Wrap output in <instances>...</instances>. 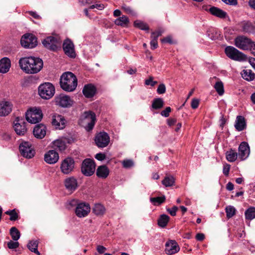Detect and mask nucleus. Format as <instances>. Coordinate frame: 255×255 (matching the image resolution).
<instances>
[{
    "label": "nucleus",
    "mask_w": 255,
    "mask_h": 255,
    "mask_svg": "<svg viewBox=\"0 0 255 255\" xmlns=\"http://www.w3.org/2000/svg\"><path fill=\"white\" fill-rule=\"evenodd\" d=\"M18 63L20 68L27 74L37 73L43 66L41 59L32 56L21 58Z\"/></svg>",
    "instance_id": "f257e3e1"
},
{
    "label": "nucleus",
    "mask_w": 255,
    "mask_h": 255,
    "mask_svg": "<svg viewBox=\"0 0 255 255\" xmlns=\"http://www.w3.org/2000/svg\"><path fill=\"white\" fill-rule=\"evenodd\" d=\"M61 88L66 92L74 91L77 86L76 76L71 72L64 73L60 77Z\"/></svg>",
    "instance_id": "f03ea898"
},
{
    "label": "nucleus",
    "mask_w": 255,
    "mask_h": 255,
    "mask_svg": "<svg viewBox=\"0 0 255 255\" xmlns=\"http://www.w3.org/2000/svg\"><path fill=\"white\" fill-rule=\"evenodd\" d=\"M96 115L91 111L85 112L81 117V123L88 131L92 130L95 124Z\"/></svg>",
    "instance_id": "7ed1b4c3"
},
{
    "label": "nucleus",
    "mask_w": 255,
    "mask_h": 255,
    "mask_svg": "<svg viewBox=\"0 0 255 255\" xmlns=\"http://www.w3.org/2000/svg\"><path fill=\"white\" fill-rule=\"evenodd\" d=\"M55 93V87L50 83H44L38 87V94L43 99L51 98Z\"/></svg>",
    "instance_id": "20e7f679"
},
{
    "label": "nucleus",
    "mask_w": 255,
    "mask_h": 255,
    "mask_svg": "<svg viewBox=\"0 0 255 255\" xmlns=\"http://www.w3.org/2000/svg\"><path fill=\"white\" fill-rule=\"evenodd\" d=\"M25 117L27 122L31 124H36L41 120L43 114L40 108L33 107L27 111Z\"/></svg>",
    "instance_id": "39448f33"
},
{
    "label": "nucleus",
    "mask_w": 255,
    "mask_h": 255,
    "mask_svg": "<svg viewBox=\"0 0 255 255\" xmlns=\"http://www.w3.org/2000/svg\"><path fill=\"white\" fill-rule=\"evenodd\" d=\"M235 45L240 49L243 50H250L251 51L255 43L252 40L244 36H239L235 39Z\"/></svg>",
    "instance_id": "423d86ee"
},
{
    "label": "nucleus",
    "mask_w": 255,
    "mask_h": 255,
    "mask_svg": "<svg viewBox=\"0 0 255 255\" xmlns=\"http://www.w3.org/2000/svg\"><path fill=\"white\" fill-rule=\"evenodd\" d=\"M42 44L47 49L55 51L61 48V41L55 37L50 36L43 39Z\"/></svg>",
    "instance_id": "0eeeda50"
},
{
    "label": "nucleus",
    "mask_w": 255,
    "mask_h": 255,
    "mask_svg": "<svg viewBox=\"0 0 255 255\" xmlns=\"http://www.w3.org/2000/svg\"><path fill=\"white\" fill-rule=\"evenodd\" d=\"M226 55L230 59L236 61H244L246 59V55L235 47L227 46L225 49Z\"/></svg>",
    "instance_id": "6e6552de"
},
{
    "label": "nucleus",
    "mask_w": 255,
    "mask_h": 255,
    "mask_svg": "<svg viewBox=\"0 0 255 255\" xmlns=\"http://www.w3.org/2000/svg\"><path fill=\"white\" fill-rule=\"evenodd\" d=\"M96 165L93 160L87 158L82 162L81 172L85 176L92 175L95 171Z\"/></svg>",
    "instance_id": "1a4fd4ad"
},
{
    "label": "nucleus",
    "mask_w": 255,
    "mask_h": 255,
    "mask_svg": "<svg viewBox=\"0 0 255 255\" xmlns=\"http://www.w3.org/2000/svg\"><path fill=\"white\" fill-rule=\"evenodd\" d=\"M20 42L22 46L32 48L37 45V38L32 34L26 33L22 36Z\"/></svg>",
    "instance_id": "9d476101"
},
{
    "label": "nucleus",
    "mask_w": 255,
    "mask_h": 255,
    "mask_svg": "<svg viewBox=\"0 0 255 255\" xmlns=\"http://www.w3.org/2000/svg\"><path fill=\"white\" fill-rule=\"evenodd\" d=\"M19 151L21 154L27 158H31L35 154V150L29 142H22L19 145Z\"/></svg>",
    "instance_id": "9b49d317"
},
{
    "label": "nucleus",
    "mask_w": 255,
    "mask_h": 255,
    "mask_svg": "<svg viewBox=\"0 0 255 255\" xmlns=\"http://www.w3.org/2000/svg\"><path fill=\"white\" fill-rule=\"evenodd\" d=\"M74 167V159L71 157H67L61 162L60 169L63 174H68L73 170Z\"/></svg>",
    "instance_id": "f8f14e48"
},
{
    "label": "nucleus",
    "mask_w": 255,
    "mask_h": 255,
    "mask_svg": "<svg viewBox=\"0 0 255 255\" xmlns=\"http://www.w3.org/2000/svg\"><path fill=\"white\" fill-rule=\"evenodd\" d=\"M13 124L14 130L18 135H24L26 133L27 131L26 123L22 118L16 117Z\"/></svg>",
    "instance_id": "ddd939ff"
},
{
    "label": "nucleus",
    "mask_w": 255,
    "mask_h": 255,
    "mask_svg": "<svg viewBox=\"0 0 255 255\" xmlns=\"http://www.w3.org/2000/svg\"><path fill=\"white\" fill-rule=\"evenodd\" d=\"M90 212V205L85 202L78 204L75 209V214L79 218H83L87 216Z\"/></svg>",
    "instance_id": "4468645a"
},
{
    "label": "nucleus",
    "mask_w": 255,
    "mask_h": 255,
    "mask_svg": "<svg viewBox=\"0 0 255 255\" xmlns=\"http://www.w3.org/2000/svg\"><path fill=\"white\" fill-rule=\"evenodd\" d=\"M95 141L99 147H106L109 143L110 137L105 132H101L97 134Z\"/></svg>",
    "instance_id": "2eb2a0df"
},
{
    "label": "nucleus",
    "mask_w": 255,
    "mask_h": 255,
    "mask_svg": "<svg viewBox=\"0 0 255 255\" xmlns=\"http://www.w3.org/2000/svg\"><path fill=\"white\" fill-rule=\"evenodd\" d=\"M51 123L56 129H61L65 128L66 121L63 116L54 114L52 116Z\"/></svg>",
    "instance_id": "dca6fc26"
},
{
    "label": "nucleus",
    "mask_w": 255,
    "mask_h": 255,
    "mask_svg": "<svg viewBox=\"0 0 255 255\" xmlns=\"http://www.w3.org/2000/svg\"><path fill=\"white\" fill-rule=\"evenodd\" d=\"M13 105L10 101H2L0 102V117H5L12 111Z\"/></svg>",
    "instance_id": "f3484780"
},
{
    "label": "nucleus",
    "mask_w": 255,
    "mask_h": 255,
    "mask_svg": "<svg viewBox=\"0 0 255 255\" xmlns=\"http://www.w3.org/2000/svg\"><path fill=\"white\" fill-rule=\"evenodd\" d=\"M180 247L175 240H169L165 244V252L168 255H173L178 253Z\"/></svg>",
    "instance_id": "a211bd4d"
},
{
    "label": "nucleus",
    "mask_w": 255,
    "mask_h": 255,
    "mask_svg": "<svg viewBox=\"0 0 255 255\" xmlns=\"http://www.w3.org/2000/svg\"><path fill=\"white\" fill-rule=\"evenodd\" d=\"M56 105L62 107H68L71 106L73 104V101L68 96L60 95L55 98Z\"/></svg>",
    "instance_id": "6ab92c4d"
},
{
    "label": "nucleus",
    "mask_w": 255,
    "mask_h": 255,
    "mask_svg": "<svg viewBox=\"0 0 255 255\" xmlns=\"http://www.w3.org/2000/svg\"><path fill=\"white\" fill-rule=\"evenodd\" d=\"M59 154L55 150H50L44 154V161L48 164L56 163L59 160Z\"/></svg>",
    "instance_id": "aec40b11"
},
{
    "label": "nucleus",
    "mask_w": 255,
    "mask_h": 255,
    "mask_svg": "<svg viewBox=\"0 0 255 255\" xmlns=\"http://www.w3.org/2000/svg\"><path fill=\"white\" fill-rule=\"evenodd\" d=\"M63 49L67 56L71 58L75 57L76 54L74 51V44L69 39L64 41L63 44Z\"/></svg>",
    "instance_id": "412c9836"
},
{
    "label": "nucleus",
    "mask_w": 255,
    "mask_h": 255,
    "mask_svg": "<svg viewBox=\"0 0 255 255\" xmlns=\"http://www.w3.org/2000/svg\"><path fill=\"white\" fill-rule=\"evenodd\" d=\"M250 147L247 142L243 141L239 147V156L242 160L246 159L250 154Z\"/></svg>",
    "instance_id": "4be33fe9"
},
{
    "label": "nucleus",
    "mask_w": 255,
    "mask_h": 255,
    "mask_svg": "<svg viewBox=\"0 0 255 255\" xmlns=\"http://www.w3.org/2000/svg\"><path fill=\"white\" fill-rule=\"evenodd\" d=\"M33 133L36 138L42 139L46 133V126L43 124L37 125L33 129Z\"/></svg>",
    "instance_id": "5701e85b"
},
{
    "label": "nucleus",
    "mask_w": 255,
    "mask_h": 255,
    "mask_svg": "<svg viewBox=\"0 0 255 255\" xmlns=\"http://www.w3.org/2000/svg\"><path fill=\"white\" fill-rule=\"evenodd\" d=\"M64 184L66 189L71 192H73L77 188V181L73 177L66 179Z\"/></svg>",
    "instance_id": "b1692460"
},
{
    "label": "nucleus",
    "mask_w": 255,
    "mask_h": 255,
    "mask_svg": "<svg viewBox=\"0 0 255 255\" xmlns=\"http://www.w3.org/2000/svg\"><path fill=\"white\" fill-rule=\"evenodd\" d=\"M212 15L220 18H225L227 16V13L222 9L215 6H211L209 8H206Z\"/></svg>",
    "instance_id": "393cba45"
},
{
    "label": "nucleus",
    "mask_w": 255,
    "mask_h": 255,
    "mask_svg": "<svg viewBox=\"0 0 255 255\" xmlns=\"http://www.w3.org/2000/svg\"><path fill=\"white\" fill-rule=\"evenodd\" d=\"M83 95L87 98L93 97L96 92V89L94 86L92 84H87L85 85L83 89Z\"/></svg>",
    "instance_id": "a878e982"
},
{
    "label": "nucleus",
    "mask_w": 255,
    "mask_h": 255,
    "mask_svg": "<svg viewBox=\"0 0 255 255\" xmlns=\"http://www.w3.org/2000/svg\"><path fill=\"white\" fill-rule=\"evenodd\" d=\"M11 63L9 58L4 57L0 60V72L5 73L7 72L10 67Z\"/></svg>",
    "instance_id": "bb28decb"
},
{
    "label": "nucleus",
    "mask_w": 255,
    "mask_h": 255,
    "mask_svg": "<svg viewBox=\"0 0 255 255\" xmlns=\"http://www.w3.org/2000/svg\"><path fill=\"white\" fill-rule=\"evenodd\" d=\"M235 127L236 129L239 131L243 130L246 128V123L245 119L243 116H237L235 124Z\"/></svg>",
    "instance_id": "cd10ccee"
},
{
    "label": "nucleus",
    "mask_w": 255,
    "mask_h": 255,
    "mask_svg": "<svg viewBox=\"0 0 255 255\" xmlns=\"http://www.w3.org/2000/svg\"><path fill=\"white\" fill-rule=\"evenodd\" d=\"M109 174V169L106 165L99 166L96 171L97 176L101 178H106Z\"/></svg>",
    "instance_id": "c85d7f7f"
},
{
    "label": "nucleus",
    "mask_w": 255,
    "mask_h": 255,
    "mask_svg": "<svg viewBox=\"0 0 255 255\" xmlns=\"http://www.w3.org/2000/svg\"><path fill=\"white\" fill-rule=\"evenodd\" d=\"M51 147L55 150L62 151L66 149V145L65 141L60 139H57L52 142Z\"/></svg>",
    "instance_id": "c756f323"
},
{
    "label": "nucleus",
    "mask_w": 255,
    "mask_h": 255,
    "mask_svg": "<svg viewBox=\"0 0 255 255\" xmlns=\"http://www.w3.org/2000/svg\"><path fill=\"white\" fill-rule=\"evenodd\" d=\"M129 22L128 18L125 15H123L115 20V24L117 25L125 27H128Z\"/></svg>",
    "instance_id": "7c9ffc66"
},
{
    "label": "nucleus",
    "mask_w": 255,
    "mask_h": 255,
    "mask_svg": "<svg viewBox=\"0 0 255 255\" xmlns=\"http://www.w3.org/2000/svg\"><path fill=\"white\" fill-rule=\"evenodd\" d=\"M242 77L246 80L251 81L254 80L255 74L251 70L245 69L243 70L241 73Z\"/></svg>",
    "instance_id": "2f4dec72"
},
{
    "label": "nucleus",
    "mask_w": 255,
    "mask_h": 255,
    "mask_svg": "<svg viewBox=\"0 0 255 255\" xmlns=\"http://www.w3.org/2000/svg\"><path fill=\"white\" fill-rule=\"evenodd\" d=\"M93 212L97 216L103 215L105 212L106 209L105 207L101 204H95L93 209Z\"/></svg>",
    "instance_id": "473e14b6"
},
{
    "label": "nucleus",
    "mask_w": 255,
    "mask_h": 255,
    "mask_svg": "<svg viewBox=\"0 0 255 255\" xmlns=\"http://www.w3.org/2000/svg\"><path fill=\"white\" fill-rule=\"evenodd\" d=\"M226 157L228 161L233 162L236 161L237 159L238 153L235 150L231 149L226 152Z\"/></svg>",
    "instance_id": "72a5a7b5"
},
{
    "label": "nucleus",
    "mask_w": 255,
    "mask_h": 255,
    "mask_svg": "<svg viewBox=\"0 0 255 255\" xmlns=\"http://www.w3.org/2000/svg\"><path fill=\"white\" fill-rule=\"evenodd\" d=\"M38 245V242L37 241H31L28 243L27 247L31 252L38 255H40V253L37 250Z\"/></svg>",
    "instance_id": "f704fd0d"
},
{
    "label": "nucleus",
    "mask_w": 255,
    "mask_h": 255,
    "mask_svg": "<svg viewBox=\"0 0 255 255\" xmlns=\"http://www.w3.org/2000/svg\"><path fill=\"white\" fill-rule=\"evenodd\" d=\"M169 220V217L165 214L160 215L158 220V225L161 228H164L166 226Z\"/></svg>",
    "instance_id": "c9c22d12"
},
{
    "label": "nucleus",
    "mask_w": 255,
    "mask_h": 255,
    "mask_svg": "<svg viewBox=\"0 0 255 255\" xmlns=\"http://www.w3.org/2000/svg\"><path fill=\"white\" fill-rule=\"evenodd\" d=\"M245 218L247 220H252L255 218V207H250L248 208L245 213Z\"/></svg>",
    "instance_id": "e433bc0d"
},
{
    "label": "nucleus",
    "mask_w": 255,
    "mask_h": 255,
    "mask_svg": "<svg viewBox=\"0 0 255 255\" xmlns=\"http://www.w3.org/2000/svg\"><path fill=\"white\" fill-rule=\"evenodd\" d=\"M175 182V179L172 176H166L162 181V184L165 187L172 186Z\"/></svg>",
    "instance_id": "4c0bfd02"
},
{
    "label": "nucleus",
    "mask_w": 255,
    "mask_h": 255,
    "mask_svg": "<svg viewBox=\"0 0 255 255\" xmlns=\"http://www.w3.org/2000/svg\"><path fill=\"white\" fill-rule=\"evenodd\" d=\"M164 105V102L161 98L154 99L152 102V108L154 109L157 110L161 109Z\"/></svg>",
    "instance_id": "58836bf2"
},
{
    "label": "nucleus",
    "mask_w": 255,
    "mask_h": 255,
    "mask_svg": "<svg viewBox=\"0 0 255 255\" xmlns=\"http://www.w3.org/2000/svg\"><path fill=\"white\" fill-rule=\"evenodd\" d=\"M10 235L13 240L15 241H17L20 236L19 231L15 227H13L10 229Z\"/></svg>",
    "instance_id": "ea45409f"
},
{
    "label": "nucleus",
    "mask_w": 255,
    "mask_h": 255,
    "mask_svg": "<svg viewBox=\"0 0 255 255\" xmlns=\"http://www.w3.org/2000/svg\"><path fill=\"white\" fill-rule=\"evenodd\" d=\"M5 214L10 216L9 220L12 221H15L18 220L19 217L18 214L16 212L15 209L6 211Z\"/></svg>",
    "instance_id": "a19ab883"
},
{
    "label": "nucleus",
    "mask_w": 255,
    "mask_h": 255,
    "mask_svg": "<svg viewBox=\"0 0 255 255\" xmlns=\"http://www.w3.org/2000/svg\"><path fill=\"white\" fill-rule=\"evenodd\" d=\"M165 200V197L164 196L161 197H157L150 198V202L155 206L159 205L162 203H163Z\"/></svg>",
    "instance_id": "79ce46f5"
},
{
    "label": "nucleus",
    "mask_w": 255,
    "mask_h": 255,
    "mask_svg": "<svg viewBox=\"0 0 255 255\" xmlns=\"http://www.w3.org/2000/svg\"><path fill=\"white\" fill-rule=\"evenodd\" d=\"M214 88L219 95H223L224 93V85L221 81L217 82L214 85Z\"/></svg>",
    "instance_id": "37998d69"
},
{
    "label": "nucleus",
    "mask_w": 255,
    "mask_h": 255,
    "mask_svg": "<svg viewBox=\"0 0 255 255\" xmlns=\"http://www.w3.org/2000/svg\"><path fill=\"white\" fill-rule=\"evenodd\" d=\"M227 217L228 218H231L233 217L235 213L236 210L235 208L232 206H228L225 209Z\"/></svg>",
    "instance_id": "c03bdc74"
},
{
    "label": "nucleus",
    "mask_w": 255,
    "mask_h": 255,
    "mask_svg": "<svg viewBox=\"0 0 255 255\" xmlns=\"http://www.w3.org/2000/svg\"><path fill=\"white\" fill-rule=\"evenodd\" d=\"M243 30L245 32H250L253 30L254 26L250 22H244L242 25Z\"/></svg>",
    "instance_id": "a18cd8bd"
},
{
    "label": "nucleus",
    "mask_w": 255,
    "mask_h": 255,
    "mask_svg": "<svg viewBox=\"0 0 255 255\" xmlns=\"http://www.w3.org/2000/svg\"><path fill=\"white\" fill-rule=\"evenodd\" d=\"M134 26L143 30H148L149 27L145 23L139 20H136L134 22Z\"/></svg>",
    "instance_id": "49530a36"
},
{
    "label": "nucleus",
    "mask_w": 255,
    "mask_h": 255,
    "mask_svg": "<svg viewBox=\"0 0 255 255\" xmlns=\"http://www.w3.org/2000/svg\"><path fill=\"white\" fill-rule=\"evenodd\" d=\"M157 82L153 80V77L152 76H150L148 79L145 80L144 84L146 86H150L151 87L154 86Z\"/></svg>",
    "instance_id": "de8ad7c7"
},
{
    "label": "nucleus",
    "mask_w": 255,
    "mask_h": 255,
    "mask_svg": "<svg viewBox=\"0 0 255 255\" xmlns=\"http://www.w3.org/2000/svg\"><path fill=\"white\" fill-rule=\"evenodd\" d=\"M122 8L127 14H130L132 15H134L135 14L134 11L129 6H127L126 4H123Z\"/></svg>",
    "instance_id": "09e8293b"
},
{
    "label": "nucleus",
    "mask_w": 255,
    "mask_h": 255,
    "mask_svg": "<svg viewBox=\"0 0 255 255\" xmlns=\"http://www.w3.org/2000/svg\"><path fill=\"white\" fill-rule=\"evenodd\" d=\"M122 164L124 167L128 168L132 167L133 165V162L130 159L124 160L122 162Z\"/></svg>",
    "instance_id": "8fccbe9b"
},
{
    "label": "nucleus",
    "mask_w": 255,
    "mask_h": 255,
    "mask_svg": "<svg viewBox=\"0 0 255 255\" xmlns=\"http://www.w3.org/2000/svg\"><path fill=\"white\" fill-rule=\"evenodd\" d=\"M19 243L17 241L13 242L12 241H9L7 243V247L9 249H15L19 247Z\"/></svg>",
    "instance_id": "3c124183"
},
{
    "label": "nucleus",
    "mask_w": 255,
    "mask_h": 255,
    "mask_svg": "<svg viewBox=\"0 0 255 255\" xmlns=\"http://www.w3.org/2000/svg\"><path fill=\"white\" fill-rule=\"evenodd\" d=\"M208 36L211 39H215L218 36V33L215 30H209L207 32Z\"/></svg>",
    "instance_id": "603ef678"
},
{
    "label": "nucleus",
    "mask_w": 255,
    "mask_h": 255,
    "mask_svg": "<svg viewBox=\"0 0 255 255\" xmlns=\"http://www.w3.org/2000/svg\"><path fill=\"white\" fill-rule=\"evenodd\" d=\"M166 92V87L164 84H160L159 85L157 89V93L158 94H162L165 93Z\"/></svg>",
    "instance_id": "864d4df0"
},
{
    "label": "nucleus",
    "mask_w": 255,
    "mask_h": 255,
    "mask_svg": "<svg viewBox=\"0 0 255 255\" xmlns=\"http://www.w3.org/2000/svg\"><path fill=\"white\" fill-rule=\"evenodd\" d=\"M171 109L170 107H166L165 110L161 112V115L164 117H168L169 116V113L171 112Z\"/></svg>",
    "instance_id": "5fc2aeb1"
},
{
    "label": "nucleus",
    "mask_w": 255,
    "mask_h": 255,
    "mask_svg": "<svg viewBox=\"0 0 255 255\" xmlns=\"http://www.w3.org/2000/svg\"><path fill=\"white\" fill-rule=\"evenodd\" d=\"M177 210L178 208L174 206L171 209H167V211L172 216H175L176 215Z\"/></svg>",
    "instance_id": "6e6d98bb"
},
{
    "label": "nucleus",
    "mask_w": 255,
    "mask_h": 255,
    "mask_svg": "<svg viewBox=\"0 0 255 255\" xmlns=\"http://www.w3.org/2000/svg\"><path fill=\"white\" fill-rule=\"evenodd\" d=\"M151 39L150 41L151 49L153 50L156 49L158 46L157 39L154 38H151Z\"/></svg>",
    "instance_id": "4d7b16f0"
},
{
    "label": "nucleus",
    "mask_w": 255,
    "mask_h": 255,
    "mask_svg": "<svg viewBox=\"0 0 255 255\" xmlns=\"http://www.w3.org/2000/svg\"><path fill=\"white\" fill-rule=\"evenodd\" d=\"M230 165L228 164H226L224 165L223 172L225 176H228L230 170Z\"/></svg>",
    "instance_id": "13d9d810"
},
{
    "label": "nucleus",
    "mask_w": 255,
    "mask_h": 255,
    "mask_svg": "<svg viewBox=\"0 0 255 255\" xmlns=\"http://www.w3.org/2000/svg\"><path fill=\"white\" fill-rule=\"evenodd\" d=\"M222 1L230 5H236L238 4L237 0H222Z\"/></svg>",
    "instance_id": "bf43d9fd"
},
{
    "label": "nucleus",
    "mask_w": 255,
    "mask_h": 255,
    "mask_svg": "<svg viewBox=\"0 0 255 255\" xmlns=\"http://www.w3.org/2000/svg\"><path fill=\"white\" fill-rule=\"evenodd\" d=\"M199 104V101L198 99H193L191 102V107L193 109H195L198 108Z\"/></svg>",
    "instance_id": "052dcab7"
},
{
    "label": "nucleus",
    "mask_w": 255,
    "mask_h": 255,
    "mask_svg": "<svg viewBox=\"0 0 255 255\" xmlns=\"http://www.w3.org/2000/svg\"><path fill=\"white\" fill-rule=\"evenodd\" d=\"M95 158L99 161H102L106 158V155L102 153H99L95 155Z\"/></svg>",
    "instance_id": "680f3d73"
},
{
    "label": "nucleus",
    "mask_w": 255,
    "mask_h": 255,
    "mask_svg": "<svg viewBox=\"0 0 255 255\" xmlns=\"http://www.w3.org/2000/svg\"><path fill=\"white\" fill-rule=\"evenodd\" d=\"M162 32L160 31H156L151 33V38H154L157 39L158 37L161 35Z\"/></svg>",
    "instance_id": "e2e57ef3"
},
{
    "label": "nucleus",
    "mask_w": 255,
    "mask_h": 255,
    "mask_svg": "<svg viewBox=\"0 0 255 255\" xmlns=\"http://www.w3.org/2000/svg\"><path fill=\"white\" fill-rule=\"evenodd\" d=\"M97 250L99 254H103L106 250V248L103 246H98Z\"/></svg>",
    "instance_id": "0e129e2a"
},
{
    "label": "nucleus",
    "mask_w": 255,
    "mask_h": 255,
    "mask_svg": "<svg viewBox=\"0 0 255 255\" xmlns=\"http://www.w3.org/2000/svg\"><path fill=\"white\" fill-rule=\"evenodd\" d=\"M28 13L31 16L36 19H40L41 18L40 15H39L36 12L29 11Z\"/></svg>",
    "instance_id": "69168bd1"
},
{
    "label": "nucleus",
    "mask_w": 255,
    "mask_h": 255,
    "mask_svg": "<svg viewBox=\"0 0 255 255\" xmlns=\"http://www.w3.org/2000/svg\"><path fill=\"white\" fill-rule=\"evenodd\" d=\"M205 238V236L202 233H198L196 236V239L197 241H202Z\"/></svg>",
    "instance_id": "338daca9"
},
{
    "label": "nucleus",
    "mask_w": 255,
    "mask_h": 255,
    "mask_svg": "<svg viewBox=\"0 0 255 255\" xmlns=\"http://www.w3.org/2000/svg\"><path fill=\"white\" fill-rule=\"evenodd\" d=\"M94 0H79V2L83 5L93 2Z\"/></svg>",
    "instance_id": "774afa93"
}]
</instances>
